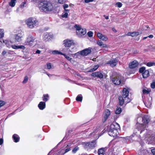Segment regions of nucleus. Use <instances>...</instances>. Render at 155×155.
Wrapping results in <instances>:
<instances>
[{
    "mask_svg": "<svg viewBox=\"0 0 155 155\" xmlns=\"http://www.w3.org/2000/svg\"><path fill=\"white\" fill-rule=\"evenodd\" d=\"M142 121L143 124H139L137 128L135 130V134L136 135V134H141L143 133L145 138L149 137V140L151 141L152 143H155V137L152 135L150 137V135L151 133V131L145 128L146 127L147 125L150 121L148 116L146 115H144L142 117Z\"/></svg>",
    "mask_w": 155,
    "mask_h": 155,
    "instance_id": "nucleus-1",
    "label": "nucleus"
},
{
    "mask_svg": "<svg viewBox=\"0 0 155 155\" xmlns=\"http://www.w3.org/2000/svg\"><path fill=\"white\" fill-rule=\"evenodd\" d=\"M120 128L119 125L118 123L114 122L110 125L107 126L106 130L110 136L114 137H116L118 135L119 133L117 129Z\"/></svg>",
    "mask_w": 155,
    "mask_h": 155,
    "instance_id": "nucleus-2",
    "label": "nucleus"
},
{
    "mask_svg": "<svg viewBox=\"0 0 155 155\" xmlns=\"http://www.w3.org/2000/svg\"><path fill=\"white\" fill-rule=\"evenodd\" d=\"M129 91L127 87L124 88L123 89L122 96H120L119 97V105H122L124 103L126 104L129 103L131 99L128 96Z\"/></svg>",
    "mask_w": 155,
    "mask_h": 155,
    "instance_id": "nucleus-3",
    "label": "nucleus"
},
{
    "mask_svg": "<svg viewBox=\"0 0 155 155\" xmlns=\"http://www.w3.org/2000/svg\"><path fill=\"white\" fill-rule=\"evenodd\" d=\"M40 10L42 12H48L52 11L53 9V6L50 3L47 2H41L39 5Z\"/></svg>",
    "mask_w": 155,
    "mask_h": 155,
    "instance_id": "nucleus-4",
    "label": "nucleus"
},
{
    "mask_svg": "<svg viewBox=\"0 0 155 155\" xmlns=\"http://www.w3.org/2000/svg\"><path fill=\"white\" fill-rule=\"evenodd\" d=\"M110 79L112 82L115 84L119 85L121 84H124V78L120 74H117L116 75L111 78Z\"/></svg>",
    "mask_w": 155,
    "mask_h": 155,
    "instance_id": "nucleus-5",
    "label": "nucleus"
},
{
    "mask_svg": "<svg viewBox=\"0 0 155 155\" xmlns=\"http://www.w3.org/2000/svg\"><path fill=\"white\" fill-rule=\"evenodd\" d=\"M26 23L28 27L30 28H33L38 24V21L35 18H28L26 21Z\"/></svg>",
    "mask_w": 155,
    "mask_h": 155,
    "instance_id": "nucleus-6",
    "label": "nucleus"
},
{
    "mask_svg": "<svg viewBox=\"0 0 155 155\" xmlns=\"http://www.w3.org/2000/svg\"><path fill=\"white\" fill-rule=\"evenodd\" d=\"M74 27L76 30V34L79 37H81L86 34V29L85 28H81V25H75Z\"/></svg>",
    "mask_w": 155,
    "mask_h": 155,
    "instance_id": "nucleus-7",
    "label": "nucleus"
},
{
    "mask_svg": "<svg viewBox=\"0 0 155 155\" xmlns=\"http://www.w3.org/2000/svg\"><path fill=\"white\" fill-rule=\"evenodd\" d=\"M96 141L94 140L91 142H84V148L88 150H89L93 149L96 146Z\"/></svg>",
    "mask_w": 155,
    "mask_h": 155,
    "instance_id": "nucleus-8",
    "label": "nucleus"
},
{
    "mask_svg": "<svg viewBox=\"0 0 155 155\" xmlns=\"http://www.w3.org/2000/svg\"><path fill=\"white\" fill-rule=\"evenodd\" d=\"M35 38L31 35H29L26 38L25 42V45H28L30 46H33L35 45Z\"/></svg>",
    "mask_w": 155,
    "mask_h": 155,
    "instance_id": "nucleus-9",
    "label": "nucleus"
},
{
    "mask_svg": "<svg viewBox=\"0 0 155 155\" xmlns=\"http://www.w3.org/2000/svg\"><path fill=\"white\" fill-rule=\"evenodd\" d=\"M24 34L22 31H20L15 35V42H20L22 41Z\"/></svg>",
    "mask_w": 155,
    "mask_h": 155,
    "instance_id": "nucleus-10",
    "label": "nucleus"
},
{
    "mask_svg": "<svg viewBox=\"0 0 155 155\" xmlns=\"http://www.w3.org/2000/svg\"><path fill=\"white\" fill-rule=\"evenodd\" d=\"M63 44L65 47H70L71 46L74 45V41L71 40L67 39L63 41Z\"/></svg>",
    "mask_w": 155,
    "mask_h": 155,
    "instance_id": "nucleus-11",
    "label": "nucleus"
},
{
    "mask_svg": "<svg viewBox=\"0 0 155 155\" xmlns=\"http://www.w3.org/2000/svg\"><path fill=\"white\" fill-rule=\"evenodd\" d=\"M52 37V35L51 34L46 32L44 34L43 39L44 41H47L50 40Z\"/></svg>",
    "mask_w": 155,
    "mask_h": 155,
    "instance_id": "nucleus-12",
    "label": "nucleus"
},
{
    "mask_svg": "<svg viewBox=\"0 0 155 155\" xmlns=\"http://www.w3.org/2000/svg\"><path fill=\"white\" fill-rule=\"evenodd\" d=\"M111 114L110 110L108 109H106L104 112V122H105L110 115Z\"/></svg>",
    "mask_w": 155,
    "mask_h": 155,
    "instance_id": "nucleus-13",
    "label": "nucleus"
},
{
    "mask_svg": "<svg viewBox=\"0 0 155 155\" xmlns=\"http://www.w3.org/2000/svg\"><path fill=\"white\" fill-rule=\"evenodd\" d=\"M91 76L94 77H97L101 79L103 78V75L100 72H93Z\"/></svg>",
    "mask_w": 155,
    "mask_h": 155,
    "instance_id": "nucleus-14",
    "label": "nucleus"
},
{
    "mask_svg": "<svg viewBox=\"0 0 155 155\" xmlns=\"http://www.w3.org/2000/svg\"><path fill=\"white\" fill-rule=\"evenodd\" d=\"M117 60L116 59H114L108 61L107 64H109L112 67H114L117 65Z\"/></svg>",
    "mask_w": 155,
    "mask_h": 155,
    "instance_id": "nucleus-15",
    "label": "nucleus"
},
{
    "mask_svg": "<svg viewBox=\"0 0 155 155\" xmlns=\"http://www.w3.org/2000/svg\"><path fill=\"white\" fill-rule=\"evenodd\" d=\"M138 63L136 61H134L130 63L129 64V67L130 68H133L137 67Z\"/></svg>",
    "mask_w": 155,
    "mask_h": 155,
    "instance_id": "nucleus-16",
    "label": "nucleus"
},
{
    "mask_svg": "<svg viewBox=\"0 0 155 155\" xmlns=\"http://www.w3.org/2000/svg\"><path fill=\"white\" fill-rule=\"evenodd\" d=\"M91 52V49L87 48L81 51L80 53L81 55L86 56L90 53Z\"/></svg>",
    "mask_w": 155,
    "mask_h": 155,
    "instance_id": "nucleus-17",
    "label": "nucleus"
},
{
    "mask_svg": "<svg viewBox=\"0 0 155 155\" xmlns=\"http://www.w3.org/2000/svg\"><path fill=\"white\" fill-rule=\"evenodd\" d=\"M140 32L137 31L133 32H129L127 34V35L128 36H131L132 37H134L135 36H137L140 35Z\"/></svg>",
    "mask_w": 155,
    "mask_h": 155,
    "instance_id": "nucleus-18",
    "label": "nucleus"
},
{
    "mask_svg": "<svg viewBox=\"0 0 155 155\" xmlns=\"http://www.w3.org/2000/svg\"><path fill=\"white\" fill-rule=\"evenodd\" d=\"M144 104L145 106L148 108H150V107L151 106L152 104V98L150 97L148 100H147L145 102Z\"/></svg>",
    "mask_w": 155,
    "mask_h": 155,
    "instance_id": "nucleus-19",
    "label": "nucleus"
},
{
    "mask_svg": "<svg viewBox=\"0 0 155 155\" xmlns=\"http://www.w3.org/2000/svg\"><path fill=\"white\" fill-rule=\"evenodd\" d=\"M38 106L40 109L43 110L45 107V103L44 102H40Z\"/></svg>",
    "mask_w": 155,
    "mask_h": 155,
    "instance_id": "nucleus-20",
    "label": "nucleus"
},
{
    "mask_svg": "<svg viewBox=\"0 0 155 155\" xmlns=\"http://www.w3.org/2000/svg\"><path fill=\"white\" fill-rule=\"evenodd\" d=\"M105 148H101L99 149L98 153L99 155H105Z\"/></svg>",
    "mask_w": 155,
    "mask_h": 155,
    "instance_id": "nucleus-21",
    "label": "nucleus"
},
{
    "mask_svg": "<svg viewBox=\"0 0 155 155\" xmlns=\"http://www.w3.org/2000/svg\"><path fill=\"white\" fill-rule=\"evenodd\" d=\"M142 74L143 78H147L150 75L149 71L148 70H145Z\"/></svg>",
    "mask_w": 155,
    "mask_h": 155,
    "instance_id": "nucleus-22",
    "label": "nucleus"
},
{
    "mask_svg": "<svg viewBox=\"0 0 155 155\" xmlns=\"http://www.w3.org/2000/svg\"><path fill=\"white\" fill-rule=\"evenodd\" d=\"M12 138L14 140V141L15 142H17L19 140L20 137L19 136L16 134H14L13 135Z\"/></svg>",
    "mask_w": 155,
    "mask_h": 155,
    "instance_id": "nucleus-23",
    "label": "nucleus"
},
{
    "mask_svg": "<svg viewBox=\"0 0 155 155\" xmlns=\"http://www.w3.org/2000/svg\"><path fill=\"white\" fill-rule=\"evenodd\" d=\"M97 45L102 48L107 47V45L106 44H103L101 40H99L97 42Z\"/></svg>",
    "mask_w": 155,
    "mask_h": 155,
    "instance_id": "nucleus-24",
    "label": "nucleus"
},
{
    "mask_svg": "<svg viewBox=\"0 0 155 155\" xmlns=\"http://www.w3.org/2000/svg\"><path fill=\"white\" fill-rule=\"evenodd\" d=\"M11 1L8 3L9 5L11 7H14L17 2L16 0H10Z\"/></svg>",
    "mask_w": 155,
    "mask_h": 155,
    "instance_id": "nucleus-25",
    "label": "nucleus"
},
{
    "mask_svg": "<svg viewBox=\"0 0 155 155\" xmlns=\"http://www.w3.org/2000/svg\"><path fill=\"white\" fill-rule=\"evenodd\" d=\"M99 65H95L94 66L93 68L91 69L89 71L90 72H92L94 71H96L98 68L99 67Z\"/></svg>",
    "mask_w": 155,
    "mask_h": 155,
    "instance_id": "nucleus-26",
    "label": "nucleus"
},
{
    "mask_svg": "<svg viewBox=\"0 0 155 155\" xmlns=\"http://www.w3.org/2000/svg\"><path fill=\"white\" fill-rule=\"evenodd\" d=\"M150 91L149 88H146L143 90V94H148Z\"/></svg>",
    "mask_w": 155,
    "mask_h": 155,
    "instance_id": "nucleus-27",
    "label": "nucleus"
},
{
    "mask_svg": "<svg viewBox=\"0 0 155 155\" xmlns=\"http://www.w3.org/2000/svg\"><path fill=\"white\" fill-rule=\"evenodd\" d=\"M42 98L43 100L45 102H46L48 100L49 95L48 94H44Z\"/></svg>",
    "mask_w": 155,
    "mask_h": 155,
    "instance_id": "nucleus-28",
    "label": "nucleus"
},
{
    "mask_svg": "<svg viewBox=\"0 0 155 155\" xmlns=\"http://www.w3.org/2000/svg\"><path fill=\"white\" fill-rule=\"evenodd\" d=\"M82 100V97L81 94L78 95L76 98V100L77 101L81 102Z\"/></svg>",
    "mask_w": 155,
    "mask_h": 155,
    "instance_id": "nucleus-29",
    "label": "nucleus"
},
{
    "mask_svg": "<svg viewBox=\"0 0 155 155\" xmlns=\"http://www.w3.org/2000/svg\"><path fill=\"white\" fill-rule=\"evenodd\" d=\"M121 111L122 110L121 108L117 106L115 113L116 114H120V113Z\"/></svg>",
    "mask_w": 155,
    "mask_h": 155,
    "instance_id": "nucleus-30",
    "label": "nucleus"
},
{
    "mask_svg": "<svg viewBox=\"0 0 155 155\" xmlns=\"http://www.w3.org/2000/svg\"><path fill=\"white\" fill-rule=\"evenodd\" d=\"M72 55L73 57H75L76 58H78L81 55L80 52H78L75 54H72Z\"/></svg>",
    "mask_w": 155,
    "mask_h": 155,
    "instance_id": "nucleus-31",
    "label": "nucleus"
},
{
    "mask_svg": "<svg viewBox=\"0 0 155 155\" xmlns=\"http://www.w3.org/2000/svg\"><path fill=\"white\" fill-rule=\"evenodd\" d=\"M61 54H62V55H63L65 57V58L68 61H71L72 59L71 58H70V57H69L67 55H66V54H65L62 53Z\"/></svg>",
    "mask_w": 155,
    "mask_h": 155,
    "instance_id": "nucleus-32",
    "label": "nucleus"
},
{
    "mask_svg": "<svg viewBox=\"0 0 155 155\" xmlns=\"http://www.w3.org/2000/svg\"><path fill=\"white\" fill-rule=\"evenodd\" d=\"M147 65L148 67L155 66V63L151 62H149L147 63Z\"/></svg>",
    "mask_w": 155,
    "mask_h": 155,
    "instance_id": "nucleus-33",
    "label": "nucleus"
},
{
    "mask_svg": "<svg viewBox=\"0 0 155 155\" xmlns=\"http://www.w3.org/2000/svg\"><path fill=\"white\" fill-rule=\"evenodd\" d=\"M52 53L53 54H60L62 55L61 54L63 53L59 51H58L54 50L52 52Z\"/></svg>",
    "mask_w": 155,
    "mask_h": 155,
    "instance_id": "nucleus-34",
    "label": "nucleus"
},
{
    "mask_svg": "<svg viewBox=\"0 0 155 155\" xmlns=\"http://www.w3.org/2000/svg\"><path fill=\"white\" fill-rule=\"evenodd\" d=\"M145 70V68L143 67L140 68L139 70V72L143 73Z\"/></svg>",
    "mask_w": 155,
    "mask_h": 155,
    "instance_id": "nucleus-35",
    "label": "nucleus"
},
{
    "mask_svg": "<svg viewBox=\"0 0 155 155\" xmlns=\"http://www.w3.org/2000/svg\"><path fill=\"white\" fill-rule=\"evenodd\" d=\"M4 37L3 30L2 29H0V38Z\"/></svg>",
    "mask_w": 155,
    "mask_h": 155,
    "instance_id": "nucleus-36",
    "label": "nucleus"
},
{
    "mask_svg": "<svg viewBox=\"0 0 155 155\" xmlns=\"http://www.w3.org/2000/svg\"><path fill=\"white\" fill-rule=\"evenodd\" d=\"M68 7V4H65L63 5V8L64 9V11L66 12H69V10L68 9H66V8Z\"/></svg>",
    "mask_w": 155,
    "mask_h": 155,
    "instance_id": "nucleus-37",
    "label": "nucleus"
},
{
    "mask_svg": "<svg viewBox=\"0 0 155 155\" xmlns=\"http://www.w3.org/2000/svg\"><path fill=\"white\" fill-rule=\"evenodd\" d=\"M79 150V147H76L74 148L72 150V152L74 153H75Z\"/></svg>",
    "mask_w": 155,
    "mask_h": 155,
    "instance_id": "nucleus-38",
    "label": "nucleus"
},
{
    "mask_svg": "<svg viewBox=\"0 0 155 155\" xmlns=\"http://www.w3.org/2000/svg\"><path fill=\"white\" fill-rule=\"evenodd\" d=\"M6 103L4 101H0V108L5 104Z\"/></svg>",
    "mask_w": 155,
    "mask_h": 155,
    "instance_id": "nucleus-39",
    "label": "nucleus"
},
{
    "mask_svg": "<svg viewBox=\"0 0 155 155\" xmlns=\"http://www.w3.org/2000/svg\"><path fill=\"white\" fill-rule=\"evenodd\" d=\"M28 80V77L27 76H26L25 77L24 80L23 81V83H26Z\"/></svg>",
    "mask_w": 155,
    "mask_h": 155,
    "instance_id": "nucleus-40",
    "label": "nucleus"
},
{
    "mask_svg": "<svg viewBox=\"0 0 155 155\" xmlns=\"http://www.w3.org/2000/svg\"><path fill=\"white\" fill-rule=\"evenodd\" d=\"M93 33L91 31H89L87 33L88 35L90 37H92L93 36Z\"/></svg>",
    "mask_w": 155,
    "mask_h": 155,
    "instance_id": "nucleus-41",
    "label": "nucleus"
},
{
    "mask_svg": "<svg viewBox=\"0 0 155 155\" xmlns=\"http://www.w3.org/2000/svg\"><path fill=\"white\" fill-rule=\"evenodd\" d=\"M103 35L101 33H98L97 34V36L100 39H101L102 37L103 36Z\"/></svg>",
    "mask_w": 155,
    "mask_h": 155,
    "instance_id": "nucleus-42",
    "label": "nucleus"
},
{
    "mask_svg": "<svg viewBox=\"0 0 155 155\" xmlns=\"http://www.w3.org/2000/svg\"><path fill=\"white\" fill-rule=\"evenodd\" d=\"M47 65L48 69H50L51 68V65L50 63H47Z\"/></svg>",
    "mask_w": 155,
    "mask_h": 155,
    "instance_id": "nucleus-43",
    "label": "nucleus"
},
{
    "mask_svg": "<svg viewBox=\"0 0 155 155\" xmlns=\"http://www.w3.org/2000/svg\"><path fill=\"white\" fill-rule=\"evenodd\" d=\"M103 41H106L107 40L108 38L105 36L103 35L101 39Z\"/></svg>",
    "mask_w": 155,
    "mask_h": 155,
    "instance_id": "nucleus-44",
    "label": "nucleus"
},
{
    "mask_svg": "<svg viewBox=\"0 0 155 155\" xmlns=\"http://www.w3.org/2000/svg\"><path fill=\"white\" fill-rule=\"evenodd\" d=\"M70 150H71L70 148H68L66 149L65 150V151L64 152V153H63V154H62L61 155H63L64 154H65L66 153L70 151Z\"/></svg>",
    "mask_w": 155,
    "mask_h": 155,
    "instance_id": "nucleus-45",
    "label": "nucleus"
},
{
    "mask_svg": "<svg viewBox=\"0 0 155 155\" xmlns=\"http://www.w3.org/2000/svg\"><path fill=\"white\" fill-rule=\"evenodd\" d=\"M116 5L119 8H120L122 6V4L120 2H117L116 3Z\"/></svg>",
    "mask_w": 155,
    "mask_h": 155,
    "instance_id": "nucleus-46",
    "label": "nucleus"
},
{
    "mask_svg": "<svg viewBox=\"0 0 155 155\" xmlns=\"http://www.w3.org/2000/svg\"><path fill=\"white\" fill-rule=\"evenodd\" d=\"M68 16V13L67 12H65L62 15V17L63 18H67Z\"/></svg>",
    "mask_w": 155,
    "mask_h": 155,
    "instance_id": "nucleus-47",
    "label": "nucleus"
},
{
    "mask_svg": "<svg viewBox=\"0 0 155 155\" xmlns=\"http://www.w3.org/2000/svg\"><path fill=\"white\" fill-rule=\"evenodd\" d=\"M151 87L152 88H154L155 87V82H153L151 84Z\"/></svg>",
    "mask_w": 155,
    "mask_h": 155,
    "instance_id": "nucleus-48",
    "label": "nucleus"
},
{
    "mask_svg": "<svg viewBox=\"0 0 155 155\" xmlns=\"http://www.w3.org/2000/svg\"><path fill=\"white\" fill-rule=\"evenodd\" d=\"M124 138L126 140H130L132 138V137L131 136L126 137H124Z\"/></svg>",
    "mask_w": 155,
    "mask_h": 155,
    "instance_id": "nucleus-49",
    "label": "nucleus"
},
{
    "mask_svg": "<svg viewBox=\"0 0 155 155\" xmlns=\"http://www.w3.org/2000/svg\"><path fill=\"white\" fill-rule=\"evenodd\" d=\"M10 42L9 41H7L6 43V45L7 47L10 48L11 46V45L10 44Z\"/></svg>",
    "mask_w": 155,
    "mask_h": 155,
    "instance_id": "nucleus-50",
    "label": "nucleus"
},
{
    "mask_svg": "<svg viewBox=\"0 0 155 155\" xmlns=\"http://www.w3.org/2000/svg\"><path fill=\"white\" fill-rule=\"evenodd\" d=\"M66 0H58L59 3L60 4H63Z\"/></svg>",
    "mask_w": 155,
    "mask_h": 155,
    "instance_id": "nucleus-51",
    "label": "nucleus"
},
{
    "mask_svg": "<svg viewBox=\"0 0 155 155\" xmlns=\"http://www.w3.org/2000/svg\"><path fill=\"white\" fill-rule=\"evenodd\" d=\"M26 4V2H25L23 3H22L20 5V7L21 8H23L24 7V5Z\"/></svg>",
    "mask_w": 155,
    "mask_h": 155,
    "instance_id": "nucleus-52",
    "label": "nucleus"
},
{
    "mask_svg": "<svg viewBox=\"0 0 155 155\" xmlns=\"http://www.w3.org/2000/svg\"><path fill=\"white\" fill-rule=\"evenodd\" d=\"M94 1V0H84V2L86 3H88L90 2H92Z\"/></svg>",
    "mask_w": 155,
    "mask_h": 155,
    "instance_id": "nucleus-53",
    "label": "nucleus"
},
{
    "mask_svg": "<svg viewBox=\"0 0 155 155\" xmlns=\"http://www.w3.org/2000/svg\"><path fill=\"white\" fill-rule=\"evenodd\" d=\"M11 47L12 48L15 49H17V45H12Z\"/></svg>",
    "mask_w": 155,
    "mask_h": 155,
    "instance_id": "nucleus-54",
    "label": "nucleus"
},
{
    "mask_svg": "<svg viewBox=\"0 0 155 155\" xmlns=\"http://www.w3.org/2000/svg\"><path fill=\"white\" fill-rule=\"evenodd\" d=\"M25 48V47L24 45H20V49L24 50Z\"/></svg>",
    "mask_w": 155,
    "mask_h": 155,
    "instance_id": "nucleus-55",
    "label": "nucleus"
},
{
    "mask_svg": "<svg viewBox=\"0 0 155 155\" xmlns=\"http://www.w3.org/2000/svg\"><path fill=\"white\" fill-rule=\"evenodd\" d=\"M151 151L153 155H155V148L152 149Z\"/></svg>",
    "mask_w": 155,
    "mask_h": 155,
    "instance_id": "nucleus-56",
    "label": "nucleus"
},
{
    "mask_svg": "<svg viewBox=\"0 0 155 155\" xmlns=\"http://www.w3.org/2000/svg\"><path fill=\"white\" fill-rule=\"evenodd\" d=\"M7 53V52L5 51H3L2 53V55H4L6 53Z\"/></svg>",
    "mask_w": 155,
    "mask_h": 155,
    "instance_id": "nucleus-57",
    "label": "nucleus"
},
{
    "mask_svg": "<svg viewBox=\"0 0 155 155\" xmlns=\"http://www.w3.org/2000/svg\"><path fill=\"white\" fill-rule=\"evenodd\" d=\"M3 139L2 138H0V145H1L2 144V143H3Z\"/></svg>",
    "mask_w": 155,
    "mask_h": 155,
    "instance_id": "nucleus-58",
    "label": "nucleus"
},
{
    "mask_svg": "<svg viewBox=\"0 0 155 155\" xmlns=\"http://www.w3.org/2000/svg\"><path fill=\"white\" fill-rule=\"evenodd\" d=\"M41 53V51L38 50L36 51V53L39 54Z\"/></svg>",
    "mask_w": 155,
    "mask_h": 155,
    "instance_id": "nucleus-59",
    "label": "nucleus"
},
{
    "mask_svg": "<svg viewBox=\"0 0 155 155\" xmlns=\"http://www.w3.org/2000/svg\"><path fill=\"white\" fill-rule=\"evenodd\" d=\"M147 37H149L150 38H153V36L152 35H149V36H147Z\"/></svg>",
    "mask_w": 155,
    "mask_h": 155,
    "instance_id": "nucleus-60",
    "label": "nucleus"
},
{
    "mask_svg": "<svg viewBox=\"0 0 155 155\" xmlns=\"http://www.w3.org/2000/svg\"><path fill=\"white\" fill-rule=\"evenodd\" d=\"M105 18L106 19H109V17L108 16H105Z\"/></svg>",
    "mask_w": 155,
    "mask_h": 155,
    "instance_id": "nucleus-61",
    "label": "nucleus"
},
{
    "mask_svg": "<svg viewBox=\"0 0 155 155\" xmlns=\"http://www.w3.org/2000/svg\"><path fill=\"white\" fill-rule=\"evenodd\" d=\"M148 38L147 37H144L143 38V40H145V39H146V38Z\"/></svg>",
    "mask_w": 155,
    "mask_h": 155,
    "instance_id": "nucleus-62",
    "label": "nucleus"
},
{
    "mask_svg": "<svg viewBox=\"0 0 155 155\" xmlns=\"http://www.w3.org/2000/svg\"><path fill=\"white\" fill-rule=\"evenodd\" d=\"M20 49V45H17V49Z\"/></svg>",
    "mask_w": 155,
    "mask_h": 155,
    "instance_id": "nucleus-63",
    "label": "nucleus"
},
{
    "mask_svg": "<svg viewBox=\"0 0 155 155\" xmlns=\"http://www.w3.org/2000/svg\"><path fill=\"white\" fill-rule=\"evenodd\" d=\"M69 51L70 52H72L73 51H72L71 50H70V49H69Z\"/></svg>",
    "mask_w": 155,
    "mask_h": 155,
    "instance_id": "nucleus-64",
    "label": "nucleus"
}]
</instances>
